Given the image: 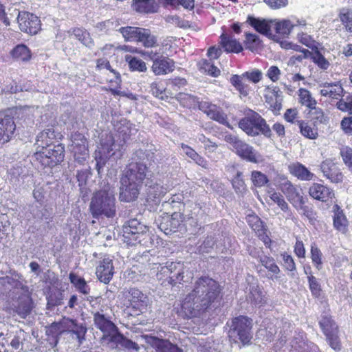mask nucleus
Instances as JSON below:
<instances>
[{
    "label": "nucleus",
    "mask_w": 352,
    "mask_h": 352,
    "mask_svg": "<svg viewBox=\"0 0 352 352\" xmlns=\"http://www.w3.org/2000/svg\"><path fill=\"white\" fill-rule=\"evenodd\" d=\"M309 194L316 200L326 201L331 197L333 192L328 187L322 184L314 183L310 186Z\"/></svg>",
    "instance_id": "29"
},
{
    "label": "nucleus",
    "mask_w": 352,
    "mask_h": 352,
    "mask_svg": "<svg viewBox=\"0 0 352 352\" xmlns=\"http://www.w3.org/2000/svg\"><path fill=\"white\" fill-rule=\"evenodd\" d=\"M157 36L153 34L149 29L140 28L138 43H142L145 47H153L157 45Z\"/></svg>",
    "instance_id": "36"
},
{
    "label": "nucleus",
    "mask_w": 352,
    "mask_h": 352,
    "mask_svg": "<svg viewBox=\"0 0 352 352\" xmlns=\"http://www.w3.org/2000/svg\"><path fill=\"white\" fill-rule=\"evenodd\" d=\"M199 70L213 77H217L220 74V70L210 60L202 59L199 64Z\"/></svg>",
    "instance_id": "46"
},
{
    "label": "nucleus",
    "mask_w": 352,
    "mask_h": 352,
    "mask_svg": "<svg viewBox=\"0 0 352 352\" xmlns=\"http://www.w3.org/2000/svg\"><path fill=\"white\" fill-rule=\"evenodd\" d=\"M245 116L239 122V128L250 136H256L260 133L267 138L272 136L269 125L257 112L248 109L245 111Z\"/></svg>",
    "instance_id": "4"
},
{
    "label": "nucleus",
    "mask_w": 352,
    "mask_h": 352,
    "mask_svg": "<svg viewBox=\"0 0 352 352\" xmlns=\"http://www.w3.org/2000/svg\"><path fill=\"white\" fill-rule=\"evenodd\" d=\"M157 278L162 280L164 278L162 284L167 282L168 284L174 286L177 283H182L184 281V274L187 272V267L182 262H166V265L157 267Z\"/></svg>",
    "instance_id": "10"
},
{
    "label": "nucleus",
    "mask_w": 352,
    "mask_h": 352,
    "mask_svg": "<svg viewBox=\"0 0 352 352\" xmlns=\"http://www.w3.org/2000/svg\"><path fill=\"white\" fill-rule=\"evenodd\" d=\"M145 342L156 348V352H182L176 345L153 336H144Z\"/></svg>",
    "instance_id": "27"
},
{
    "label": "nucleus",
    "mask_w": 352,
    "mask_h": 352,
    "mask_svg": "<svg viewBox=\"0 0 352 352\" xmlns=\"http://www.w3.org/2000/svg\"><path fill=\"white\" fill-rule=\"evenodd\" d=\"M333 226L334 228L342 232L346 230L348 226V221L343 213V211L338 205L333 206Z\"/></svg>",
    "instance_id": "37"
},
{
    "label": "nucleus",
    "mask_w": 352,
    "mask_h": 352,
    "mask_svg": "<svg viewBox=\"0 0 352 352\" xmlns=\"http://www.w3.org/2000/svg\"><path fill=\"white\" fill-rule=\"evenodd\" d=\"M221 288L217 281L204 276L193 283L192 290L184 299L182 309L188 317H199L221 305Z\"/></svg>",
    "instance_id": "1"
},
{
    "label": "nucleus",
    "mask_w": 352,
    "mask_h": 352,
    "mask_svg": "<svg viewBox=\"0 0 352 352\" xmlns=\"http://www.w3.org/2000/svg\"><path fill=\"white\" fill-rule=\"evenodd\" d=\"M316 346L312 342H308L303 333H298L291 341L292 352L315 351Z\"/></svg>",
    "instance_id": "28"
},
{
    "label": "nucleus",
    "mask_w": 352,
    "mask_h": 352,
    "mask_svg": "<svg viewBox=\"0 0 352 352\" xmlns=\"http://www.w3.org/2000/svg\"><path fill=\"white\" fill-rule=\"evenodd\" d=\"M32 309V300L29 296L19 297L18 304L15 306L16 313L21 318H25Z\"/></svg>",
    "instance_id": "32"
},
{
    "label": "nucleus",
    "mask_w": 352,
    "mask_h": 352,
    "mask_svg": "<svg viewBox=\"0 0 352 352\" xmlns=\"http://www.w3.org/2000/svg\"><path fill=\"white\" fill-rule=\"evenodd\" d=\"M319 323L330 346L336 351H340L341 343L338 336V325L329 316H323Z\"/></svg>",
    "instance_id": "11"
},
{
    "label": "nucleus",
    "mask_w": 352,
    "mask_h": 352,
    "mask_svg": "<svg viewBox=\"0 0 352 352\" xmlns=\"http://www.w3.org/2000/svg\"><path fill=\"white\" fill-rule=\"evenodd\" d=\"M296 209L300 211V214L306 217L311 224H314L316 221V213L313 208L309 206H296Z\"/></svg>",
    "instance_id": "58"
},
{
    "label": "nucleus",
    "mask_w": 352,
    "mask_h": 352,
    "mask_svg": "<svg viewBox=\"0 0 352 352\" xmlns=\"http://www.w3.org/2000/svg\"><path fill=\"white\" fill-rule=\"evenodd\" d=\"M324 89L320 93L323 96H329L333 99H338L342 95L344 89L339 82H324L322 85Z\"/></svg>",
    "instance_id": "31"
},
{
    "label": "nucleus",
    "mask_w": 352,
    "mask_h": 352,
    "mask_svg": "<svg viewBox=\"0 0 352 352\" xmlns=\"http://www.w3.org/2000/svg\"><path fill=\"white\" fill-rule=\"evenodd\" d=\"M117 131L124 142L129 140L131 135V129L126 120H121V126L118 128Z\"/></svg>",
    "instance_id": "63"
},
{
    "label": "nucleus",
    "mask_w": 352,
    "mask_h": 352,
    "mask_svg": "<svg viewBox=\"0 0 352 352\" xmlns=\"http://www.w3.org/2000/svg\"><path fill=\"white\" fill-rule=\"evenodd\" d=\"M340 155L344 165L352 173V148L346 146L340 148Z\"/></svg>",
    "instance_id": "57"
},
{
    "label": "nucleus",
    "mask_w": 352,
    "mask_h": 352,
    "mask_svg": "<svg viewBox=\"0 0 352 352\" xmlns=\"http://www.w3.org/2000/svg\"><path fill=\"white\" fill-rule=\"evenodd\" d=\"M183 214L175 211L170 215H165L158 219L155 223L158 228L166 235L177 232L183 222Z\"/></svg>",
    "instance_id": "13"
},
{
    "label": "nucleus",
    "mask_w": 352,
    "mask_h": 352,
    "mask_svg": "<svg viewBox=\"0 0 352 352\" xmlns=\"http://www.w3.org/2000/svg\"><path fill=\"white\" fill-rule=\"evenodd\" d=\"M119 198L121 201L131 202L136 200L140 195L142 185L120 178Z\"/></svg>",
    "instance_id": "18"
},
{
    "label": "nucleus",
    "mask_w": 352,
    "mask_h": 352,
    "mask_svg": "<svg viewBox=\"0 0 352 352\" xmlns=\"http://www.w3.org/2000/svg\"><path fill=\"white\" fill-rule=\"evenodd\" d=\"M295 25H292L289 20H284L280 22L273 21V29L276 34L280 36H286L290 34L291 30Z\"/></svg>",
    "instance_id": "42"
},
{
    "label": "nucleus",
    "mask_w": 352,
    "mask_h": 352,
    "mask_svg": "<svg viewBox=\"0 0 352 352\" xmlns=\"http://www.w3.org/2000/svg\"><path fill=\"white\" fill-rule=\"evenodd\" d=\"M175 62L173 60L164 56L162 54L153 63L151 69L157 76L164 75L174 70Z\"/></svg>",
    "instance_id": "26"
},
{
    "label": "nucleus",
    "mask_w": 352,
    "mask_h": 352,
    "mask_svg": "<svg viewBox=\"0 0 352 352\" xmlns=\"http://www.w3.org/2000/svg\"><path fill=\"white\" fill-rule=\"evenodd\" d=\"M12 57L16 60L28 61L31 58V52L28 47L23 45H18L11 52Z\"/></svg>",
    "instance_id": "39"
},
{
    "label": "nucleus",
    "mask_w": 352,
    "mask_h": 352,
    "mask_svg": "<svg viewBox=\"0 0 352 352\" xmlns=\"http://www.w3.org/2000/svg\"><path fill=\"white\" fill-rule=\"evenodd\" d=\"M47 308L59 306L63 304L64 296L60 291L52 292L47 297Z\"/></svg>",
    "instance_id": "53"
},
{
    "label": "nucleus",
    "mask_w": 352,
    "mask_h": 352,
    "mask_svg": "<svg viewBox=\"0 0 352 352\" xmlns=\"http://www.w3.org/2000/svg\"><path fill=\"white\" fill-rule=\"evenodd\" d=\"M94 321L96 327L103 333L102 338L108 343H111L113 337L119 333L118 327L99 311L94 314Z\"/></svg>",
    "instance_id": "15"
},
{
    "label": "nucleus",
    "mask_w": 352,
    "mask_h": 352,
    "mask_svg": "<svg viewBox=\"0 0 352 352\" xmlns=\"http://www.w3.org/2000/svg\"><path fill=\"white\" fill-rule=\"evenodd\" d=\"M73 146L75 160L82 164L89 156L87 139L80 133L76 134L73 140Z\"/></svg>",
    "instance_id": "20"
},
{
    "label": "nucleus",
    "mask_w": 352,
    "mask_h": 352,
    "mask_svg": "<svg viewBox=\"0 0 352 352\" xmlns=\"http://www.w3.org/2000/svg\"><path fill=\"white\" fill-rule=\"evenodd\" d=\"M131 159L132 162L124 169L121 177L142 185L151 179L153 173L146 162L153 161L154 153L139 148L133 152Z\"/></svg>",
    "instance_id": "3"
},
{
    "label": "nucleus",
    "mask_w": 352,
    "mask_h": 352,
    "mask_svg": "<svg viewBox=\"0 0 352 352\" xmlns=\"http://www.w3.org/2000/svg\"><path fill=\"white\" fill-rule=\"evenodd\" d=\"M115 193V187L107 180H103L100 183V189L93 195L89 206V210L94 218L115 217L116 214Z\"/></svg>",
    "instance_id": "2"
},
{
    "label": "nucleus",
    "mask_w": 352,
    "mask_h": 352,
    "mask_svg": "<svg viewBox=\"0 0 352 352\" xmlns=\"http://www.w3.org/2000/svg\"><path fill=\"white\" fill-rule=\"evenodd\" d=\"M311 258L316 267L320 270L322 265V253L315 243L311 246Z\"/></svg>",
    "instance_id": "60"
},
{
    "label": "nucleus",
    "mask_w": 352,
    "mask_h": 352,
    "mask_svg": "<svg viewBox=\"0 0 352 352\" xmlns=\"http://www.w3.org/2000/svg\"><path fill=\"white\" fill-rule=\"evenodd\" d=\"M242 177L243 173L241 171H237L236 175L232 180V187L236 193L241 195L247 191V187Z\"/></svg>",
    "instance_id": "50"
},
{
    "label": "nucleus",
    "mask_w": 352,
    "mask_h": 352,
    "mask_svg": "<svg viewBox=\"0 0 352 352\" xmlns=\"http://www.w3.org/2000/svg\"><path fill=\"white\" fill-rule=\"evenodd\" d=\"M123 236L129 245L140 244L148 246L151 243L148 228L137 219H132L122 226Z\"/></svg>",
    "instance_id": "5"
},
{
    "label": "nucleus",
    "mask_w": 352,
    "mask_h": 352,
    "mask_svg": "<svg viewBox=\"0 0 352 352\" xmlns=\"http://www.w3.org/2000/svg\"><path fill=\"white\" fill-rule=\"evenodd\" d=\"M145 187L146 203L152 208L157 206L161 201V199L167 192V188L152 178L150 180H146Z\"/></svg>",
    "instance_id": "14"
},
{
    "label": "nucleus",
    "mask_w": 352,
    "mask_h": 352,
    "mask_svg": "<svg viewBox=\"0 0 352 352\" xmlns=\"http://www.w3.org/2000/svg\"><path fill=\"white\" fill-rule=\"evenodd\" d=\"M64 319L60 322H54L50 325L45 327L46 336H60L65 333L64 327Z\"/></svg>",
    "instance_id": "48"
},
{
    "label": "nucleus",
    "mask_w": 352,
    "mask_h": 352,
    "mask_svg": "<svg viewBox=\"0 0 352 352\" xmlns=\"http://www.w3.org/2000/svg\"><path fill=\"white\" fill-rule=\"evenodd\" d=\"M250 180L256 188H261L270 184L267 175L258 170H253L251 173Z\"/></svg>",
    "instance_id": "47"
},
{
    "label": "nucleus",
    "mask_w": 352,
    "mask_h": 352,
    "mask_svg": "<svg viewBox=\"0 0 352 352\" xmlns=\"http://www.w3.org/2000/svg\"><path fill=\"white\" fill-rule=\"evenodd\" d=\"M124 298L129 302V305L133 308L141 310L147 307L148 298L140 289L131 287L124 292Z\"/></svg>",
    "instance_id": "19"
},
{
    "label": "nucleus",
    "mask_w": 352,
    "mask_h": 352,
    "mask_svg": "<svg viewBox=\"0 0 352 352\" xmlns=\"http://www.w3.org/2000/svg\"><path fill=\"white\" fill-rule=\"evenodd\" d=\"M210 119H212L220 124L228 126L229 123L228 122L226 115L222 111V110L215 106V109L210 110V113L208 116Z\"/></svg>",
    "instance_id": "56"
},
{
    "label": "nucleus",
    "mask_w": 352,
    "mask_h": 352,
    "mask_svg": "<svg viewBox=\"0 0 352 352\" xmlns=\"http://www.w3.org/2000/svg\"><path fill=\"white\" fill-rule=\"evenodd\" d=\"M320 169L324 175L333 183H341L343 180L342 172L335 166L331 160H325L320 164Z\"/></svg>",
    "instance_id": "24"
},
{
    "label": "nucleus",
    "mask_w": 352,
    "mask_h": 352,
    "mask_svg": "<svg viewBox=\"0 0 352 352\" xmlns=\"http://www.w3.org/2000/svg\"><path fill=\"white\" fill-rule=\"evenodd\" d=\"M69 280L78 291L85 295L88 294L90 292V288L87 285L85 278L75 274L74 273L69 274Z\"/></svg>",
    "instance_id": "41"
},
{
    "label": "nucleus",
    "mask_w": 352,
    "mask_h": 352,
    "mask_svg": "<svg viewBox=\"0 0 352 352\" xmlns=\"http://www.w3.org/2000/svg\"><path fill=\"white\" fill-rule=\"evenodd\" d=\"M69 32H72V34L87 47L91 49L94 46V40L91 37L90 34L85 29L76 28L72 29Z\"/></svg>",
    "instance_id": "38"
},
{
    "label": "nucleus",
    "mask_w": 352,
    "mask_h": 352,
    "mask_svg": "<svg viewBox=\"0 0 352 352\" xmlns=\"http://www.w3.org/2000/svg\"><path fill=\"white\" fill-rule=\"evenodd\" d=\"M33 157L43 166L52 168L63 161L65 147L61 144L49 145L38 150Z\"/></svg>",
    "instance_id": "9"
},
{
    "label": "nucleus",
    "mask_w": 352,
    "mask_h": 352,
    "mask_svg": "<svg viewBox=\"0 0 352 352\" xmlns=\"http://www.w3.org/2000/svg\"><path fill=\"white\" fill-rule=\"evenodd\" d=\"M252 325V320L247 316H239L233 318L228 331L230 340L243 345L250 344L253 336Z\"/></svg>",
    "instance_id": "6"
},
{
    "label": "nucleus",
    "mask_w": 352,
    "mask_h": 352,
    "mask_svg": "<svg viewBox=\"0 0 352 352\" xmlns=\"http://www.w3.org/2000/svg\"><path fill=\"white\" fill-rule=\"evenodd\" d=\"M247 22L254 28L258 33L263 34L274 41H277L280 38L272 32L273 29V21H267L265 19H261L254 16H249Z\"/></svg>",
    "instance_id": "21"
},
{
    "label": "nucleus",
    "mask_w": 352,
    "mask_h": 352,
    "mask_svg": "<svg viewBox=\"0 0 352 352\" xmlns=\"http://www.w3.org/2000/svg\"><path fill=\"white\" fill-rule=\"evenodd\" d=\"M144 336H140L138 338L137 342H135L119 332L118 334L113 337V340L111 343L114 344L116 348L127 351L128 352H139L141 348L140 346H143L142 344H139V342L141 340H145Z\"/></svg>",
    "instance_id": "22"
},
{
    "label": "nucleus",
    "mask_w": 352,
    "mask_h": 352,
    "mask_svg": "<svg viewBox=\"0 0 352 352\" xmlns=\"http://www.w3.org/2000/svg\"><path fill=\"white\" fill-rule=\"evenodd\" d=\"M289 170L294 176L303 181H310L314 175L304 165L299 162L290 164Z\"/></svg>",
    "instance_id": "30"
},
{
    "label": "nucleus",
    "mask_w": 352,
    "mask_h": 352,
    "mask_svg": "<svg viewBox=\"0 0 352 352\" xmlns=\"http://www.w3.org/2000/svg\"><path fill=\"white\" fill-rule=\"evenodd\" d=\"M225 141L229 144L232 151L243 160L255 164L263 162V156L258 151L237 136L232 134L226 135Z\"/></svg>",
    "instance_id": "7"
},
{
    "label": "nucleus",
    "mask_w": 352,
    "mask_h": 352,
    "mask_svg": "<svg viewBox=\"0 0 352 352\" xmlns=\"http://www.w3.org/2000/svg\"><path fill=\"white\" fill-rule=\"evenodd\" d=\"M15 131L14 118L8 111H0V144L9 142Z\"/></svg>",
    "instance_id": "17"
},
{
    "label": "nucleus",
    "mask_w": 352,
    "mask_h": 352,
    "mask_svg": "<svg viewBox=\"0 0 352 352\" xmlns=\"http://www.w3.org/2000/svg\"><path fill=\"white\" fill-rule=\"evenodd\" d=\"M118 147L114 140V138L111 133H105L102 134L100 138V146L96 150L94 153V158L96 161V168L98 175H100L104 166H105L107 161L111 157L115 155V151Z\"/></svg>",
    "instance_id": "8"
},
{
    "label": "nucleus",
    "mask_w": 352,
    "mask_h": 352,
    "mask_svg": "<svg viewBox=\"0 0 352 352\" xmlns=\"http://www.w3.org/2000/svg\"><path fill=\"white\" fill-rule=\"evenodd\" d=\"M300 102L302 105H305L309 109H314L316 101L311 97L310 92L305 89H300L299 90Z\"/></svg>",
    "instance_id": "52"
},
{
    "label": "nucleus",
    "mask_w": 352,
    "mask_h": 352,
    "mask_svg": "<svg viewBox=\"0 0 352 352\" xmlns=\"http://www.w3.org/2000/svg\"><path fill=\"white\" fill-rule=\"evenodd\" d=\"M56 138L55 131L53 128H48L43 130L37 135L36 144L38 148H42L52 144L53 140Z\"/></svg>",
    "instance_id": "35"
},
{
    "label": "nucleus",
    "mask_w": 352,
    "mask_h": 352,
    "mask_svg": "<svg viewBox=\"0 0 352 352\" xmlns=\"http://www.w3.org/2000/svg\"><path fill=\"white\" fill-rule=\"evenodd\" d=\"M244 78L243 74L233 75L230 78V82L241 95L246 96L249 93V87L244 83L243 80Z\"/></svg>",
    "instance_id": "45"
},
{
    "label": "nucleus",
    "mask_w": 352,
    "mask_h": 352,
    "mask_svg": "<svg viewBox=\"0 0 352 352\" xmlns=\"http://www.w3.org/2000/svg\"><path fill=\"white\" fill-rule=\"evenodd\" d=\"M112 260L109 257L104 258L96 268V275L98 279L107 284L112 279L113 275Z\"/></svg>",
    "instance_id": "25"
},
{
    "label": "nucleus",
    "mask_w": 352,
    "mask_h": 352,
    "mask_svg": "<svg viewBox=\"0 0 352 352\" xmlns=\"http://www.w3.org/2000/svg\"><path fill=\"white\" fill-rule=\"evenodd\" d=\"M261 263L270 272L274 274H278L280 272V269L274 262V259L272 257L263 255L260 257Z\"/></svg>",
    "instance_id": "55"
},
{
    "label": "nucleus",
    "mask_w": 352,
    "mask_h": 352,
    "mask_svg": "<svg viewBox=\"0 0 352 352\" xmlns=\"http://www.w3.org/2000/svg\"><path fill=\"white\" fill-rule=\"evenodd\" d=\"M299 127L301 133L306 138L309 139H315L318 135L316 129L311 128L309 124L304 121H299Z\"/></svg>",
    "instance_id": "61"
},
{
    "label": "nucleus",
    "mask_w": 352,
    "mask_h": 352,
    "mask_svg": "<svg viewBox=\"0 0 352 352\" xmlns=\"http://www.w3.org/2000/svg\"><path fill=\"white\" fill-rule=\"evenodd\" d=\"M15 131L14 118L8 111H0V144L9 142Z\"/></svg>",
    "instance_id": "16"
},
{
    "label": "nucleus",
    "mask_w": 352,
    "mask_h": 352,
    "mask_svg": "<svg viewBox=\"0 0 352 352\" xmlns=\"http://www.w3.org/2000/svg\"><path fill=\"white\" fill-rule=\"evenodd\" d=\"M21 278V276L19 274H16L14 276L9 277L6 276L3 278L4 283L9 285L13 288L21 289L23 292H28V287L24 285L19 279Z\"/></svg>",
    "instance_id": "54"
},
{
    "label": "nucleus",
    "mask_w": 352,
    "mask_h": 352,
    "mask_svg": "<svg viewBox=\"0 0 352 352\" xmlns=\"http://www.w3.org/2000/svg\"><path fill=\"white\" fill-rule=\"evenodd\" d=\"M244 78L243 74L233 75L230 78V82L241 95L246 96L249 93V87L244 83L243 80Z\"/></svg>",
    "instance_id": "43"
},
{
    "label": "nucleus",
    "mask_w": 352,
    "mask_h": 352,
    "mask_svg": "<svg viewBox=\"0 0 352 352\" xmlns=\"http://www.w3.org/2000/svg\"><path fill=\"white\" fill-rule=\"evenodd\" d=\"M25 340V332L20 329L19 331L16 332L14 338L12 339L10 342V345L12 349L15 350H22L23 346V342Z\"/></svg>",
    "instance_id": "59"
},
{
    "label": "nucleus",
    "mask_w": 352,
    "mask_h": 352,
    "mask_svg": "<svg viewBox=\"0 0 352 352\" xmlns=\"http://www.w3.org/2000/svg\"><path fill=\"white\" fill-rule=\"evenodd\" d=\"M252 302L258 306H262L267 302L265 294L258 287H252L250 291Z\"/></svg>",
    "instance_id": "51"
},
{
    "label": "nucleus",
    "mask_w": 352,
    "mask_h": 352,
    "mask_svg": "<svg viewBox=\"0 0 352 352\" xmlns=\"http://www.w3.org/2000/svg\"><path fill=\"white\" fill-rule=\"evenodd\" d=\"M311 116L316 123L327 124L329 121L327 116L324 115L322 110L320 108H316L314 106V109H311Z\"/></svg>",
    "instance_id": "62"
},
{
    "label": "nucleus",
    "mask_w": 352,
    "mask_h": 352,
    "mask_svg": "<svg viewBox=\"0 0 352 352\" xmlns=\"http://www.w3.org/2000/svg\"><path fill=\"white\" fill-rule=\"evenodd\" d=\"M141 28L126 26L120 28L118 31L122 34L124 40L129 42H137Z\"/></svg>",
    "instance_id": "40"
},
{
    "label": "nucleus",
    "mask_w": 352,
    "mask_h": 352,
    "mask_svg": "<svg viewBox=\"0 0 352 352\" xmlns=\"http://www.w3.org/2000/svg\"><path fill=\"white\" fill-rule=\"evenodd\" d=\"M133 8L140 13H155L158 8L155 0H133Z\"/></svg>",
    "instance_id": "33"
},
{
    "label": "nucleus",
    "mask_w": 352,
    "mask_h": 352,
    "mask_svg": "<svg viewBox=\"0 0 352 352\" xmlns=\"http://www.w3.org/2000/svg\"><path fill=\"white\" fill-rule=\"evenodd\" d=\"M221 45L226 52L239 53L243 50V47L236 39L223 34L221 36Z\"/></svg>",
    "instance_id": "34"
},
{
    "label": "nucleus",
    "mask_w": 352,
    "mask_h": 352,
    "mask_svg": "<svg viewBox=\"0 0 352 352\" xmlns=\"http://www.w3.org/2000/svg\"><path fill=\"white\" fill-rule=\"evenodd\" d=\"M339 18L347 32H352V10L342 8L339 13Z\"/></svg>",
    "instance_id": "49"
},
{
    "label": "nucleus",
    "mask_w": 352,
    "mask_h": 352,
    "mask_svg": "<svg viewBox=\"0 0 352 352\" xmlns=\"http://www.w3.org/2000/svg\"><path fill=\"white\" fill-rule=\"evenodd\" d=\"M63 326L65 333L75 335L79 344L82 343L87 333V327L83 324H78L76 320L64 318Z\"/></svg>",
    "instance_id": "23"
},
{
    "label": "nucleus",
    "mask_w": 352,
    "mask_h": 352,
    "mask_svg": "<svg viewBox=\"0 0 352 352\" xmlns=\"http://www.w3.org/2000/svg\"><path fill=\"white\" fill-rule=\"evenodd\" d=\"M244 78L243 74L233 75L230 78V82L241 95L246 96L249 93V87L244 83L243 80Z\"/></svg>",
    "instance_id": "44"
},
{
    "label": "nucleus",
    "mask_w": 352,
    "mask_h": 352,
    "mask_svg": "<svg viewBox=\"0 0 352 352\" xmlns=\"http://www.w3.org/2000/svg\"><path fill=\"white\" fill-rule=\"evenodd\" d=\"M129 65L131 70L138 72H146L147 67L146 63L141 59L133 57L129 61Z\"/></svg>",
    "instance_id": "64"
},
{
    "label": "nucleus",
    "mask_w": 352,
    "mask_h": 352,
    "mask_svg": "<svg viewBox=\"0 0 352 352\" xmlns=\"http://www.w3.org/2000/svg\"><path fill=\"white\" fill-rule=\"evenodd\" d=\"M14 11L17 12V22L22 32L32 35L38 33L41 29V21L37 16L28 12Z\"/></svg>",
    "instance_id": "12"
}]
</instances>
